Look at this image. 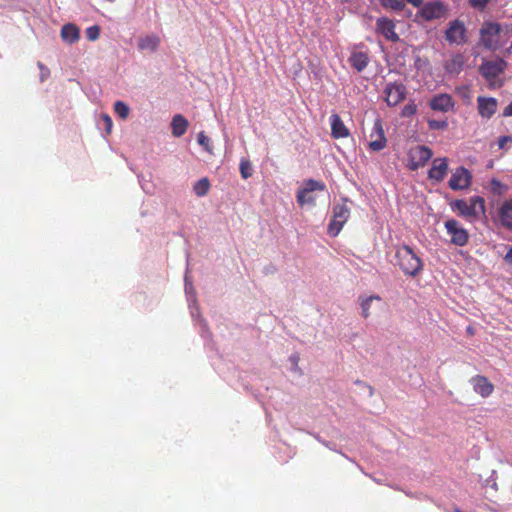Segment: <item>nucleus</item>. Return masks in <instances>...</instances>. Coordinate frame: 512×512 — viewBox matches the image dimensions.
<instances>
[{"mask_svg": "<svg viewBox=\"0 0 512 512\" xmlns=\"http://www.w3.org/2000/svg\"><path fill=\"white\" fill-rule=\"evenodd\" d=\"M396 265L408 276L415 277L423 270V260L408 245H400L395 251Z\"/></svg>", "mask_w": 512, "mask_h": 512, "instance_id": "obj_1", "label": "nucleus"}, {"mask_svg": "<svg viewBox=\"0 0 512 512\" xmlns=\"http://www.w3.org/2000/svg\"><path fill=\"white\" fill-rule=\"evenodd\" d=\"M506 67L507 63L502 58L484 59L479 66V73L490 88H500L503 82L499 79V76L505 71Z\"/></svg>", "mask_w": 512, "mask_h": 512, "instance_id": "obj_2", "label": "nucleus"}, {"mask_svg": "<svg viewBox=\"0 0 512 512\" xmlns=\"http://www.w3.org/2000/svg\"><path fill=\"white\" fill-rule=\"evenodd\" d=\"M451 209L457 211L465 218H476L485 212V200L480 196H473L469 202L457 199L450 203Z\"/></svg>", "mask_w": 512, "mask_h": 512, "instance_id": "obj_3", "label": "nucleus"}, {"mask_svg": "<svg viewBox=\"0 0 512 512\" xmlns=\"http://www.w3.org/2000/svg\"><path fill=\"white\" fill-rule=\"evenodd\" d=\"M449 7L442 1H430L423 3L416 13L417 18L424 21L440 20L447 17Z\"/></svg>", "mask_w": 512, "mask_h": 512, "instance_id": "obj_4", "label": "nucleus"}, {"mask_svg": "<svg viewBox=\"0 0 512 512\" xmlns=\"http://www.w3.org/2000/svg\"><path fill=\"white\" fill-rule=\"evenodd\" d=\"M501 26L495 22H485L480 29V43L488 50H496L500 46Z\"/></svg>", "mask_w": 512, "mask_h": 512, "instance_id": "obj_5", "label": "nucleus"}, {"mask_svg": "<svg viewBox=\"0 0 512 512\" xmlns=\"http://www.w3.org/2000/svg\"><path fill=\"white\" fill-rule=\"evenodd\" d=\"M332 219L328 225V234L336 237L350 217V209L345 204H336L332 210Z\"/></svg>", "mask_w": 512, "mask_h": 512, "instance_id": "obj_6", "label": "nucleus"}, {"mask_svg": "<svg viewBox=\"0 0 512 512\" xmlns=\"http://www.w3.org/2000/svg\"><path fill=\"white\" fill-rule=\"evenodd\" d=\"M445 39L449 44L462 45L467 42V29L461 20H453L445 30Z\"/></svg>", "mask_w": 512, "mask_h": 512, "instance_id": "obj_7", "label": "nucleus"}, {"mask_svg": "<svg viewBox=\"0 0 512 512\" xmlns=\"http://www.w3.org/2000/svg\"><path fill=\"white\" fill-rule=\"evenodd\" d=\"M450 242L456 246H465L469 241L468 231L455 219H449L444 223Z\"/></svg>", "mask_w": 512, "mask_h": 512, "instance_id": "obj_8", "label": "nucleus"}, {"mask_svg": "<svg viewBox=\"0 0 512 512\" xmlns=\"http://www.w3.org/2000/svg\"><path fill=\"white\" fill-rule=\"evenodd\" d=\"M472 178V174L467 168L459 166L452 172L448 186L454 191L466 190L471 186Z\"/></svg>", "mask_w": 512, "mask_h": 512, "instance_id": "obj_9", "label": "nucleus"}, {"mask_svg": "<svg viewBox=\"0 0 512 512\" xmlns=\"http://www.w3.org/2000/svg\"><path fill=\"white\" fill-rule=\"evenodd\" d=\"M325 185L322 182L309 179L305 181L304 186L299 189L297 193V202L300 206L305 204L313 205L315 203V198L312 196V192L316 190H324Z\"/></svg>", "mask_w": 512, "mask_h": 512, "instance_id": "obj_10", "label": "nucleus"}, {"mask_svg": "<svg viewBox=\"0 0 512 512\" xmlns=\"http://www.w3.org/2000/svg\"><path fill=\"white\" fill-rule=\"evenodd\" d=\"M406 87L402 83L389 82L385 85V101L388 106H396L406 97Z\"/></svg>", "mask_w": 512, "mask_h": 512, "instance_id": "obj_11", "label": "nucleus"}, {"mask_svg": "<svg viewBox=\"0 0 512 512\" xmlns=\"http://www.w3.org/2000/svg\"><path fill=\"white\" fill-rule=\"evenodd\" d=\"M369 148L372 151L379 152L383 150L387 145V139L385 137L382 121L377 118L374 121L372 131L370 133Z\"/></svg>", "mask_w": 512, "mask_h": 512, "instance_id": "obj_12", "label": "nucleus"}, {"mask_svg": "<svg viewBox=\"0 0 512 512\" xmlns=\"http://www.w3.org/2000/svg\"><path fill=\"white\" fill-rule=\"evenodd\" d=\"M433 155L432 150L427 146H418L411 152V170H417L431 159Z\"/></svg>", "mask_w": 512, "mask_h": 512, "instance_id": "obj_13", "label": "nucleus"}, {"mask_svg": "<svg viewBox=\"0 0 512 512\" xmlns=\"http://www.w3.org/2000/svg\"><path fill=\"white\" fill-rule=\"evenodd\" d=\"M376 32L389 41L396 42L399 40V36L395 32V23L387 17H380L377 19Z\"/></svg>", "mask_w": 512, "mask_h": 512, "instance_id": "obj_14", "label": "nucleus"}, {"mask_svg": "<svg viewBox=\"0 0 512 512\" xmlns=\"http://www.w3.org/2000/svg\"><path fill=\"white\" fill-rule=\"evenodd\" d=\"M448 172V159L435 158L432 161V167L428 171V178L434 182H442Z\"/></svg>", "mask_w": 512, "mask_h": 512, "instance_id": "obj_15", "label": "nucleus"}, {"mask_svg": "<svg viewBox=\"0 0 512 512\" xmlns=\"http://www.w3.org/2000/svg\"><path fill=\"white\" fill-rule=\"evenodd\" d=\"M429 106L434 111L446 113L454 108L455 103L451 95L447 93H440L432 97L429 102Z\"/></svg>", "mask_w": 512, "mask_h": 512, "instance_id": "obj_16", "label": "nucleus"}, {"mask_svg": "<svg viewBox=\"0 0 512 512\" xmlns=\"http://www.w3.org/2000/svg\"><path fill=\"white\" fill-rule=\"evenodd\" d=\"M478 113L482 118L490 119L497 110L498 102L494 97L479 96L477 98Z\"/></svg>", "mask_w": 512, "mask_h": 512, "instance_id": "obj_17", "label": "nucleus"}, {"mask_svg": "<svg viewBox=\"0 0 512 512\" xmlns=\"http://www.w3.org/2000/svg\"><path fill=\"white\" fill-rule=\"evenodd\" d=\"M496 221L503 227L512 230V199L505 200L497 211Z\"/></svg>", "mask_w": 512, "mask_h": 512, "instance_id": "obj_18", "label": "nucleus"}, {"mask_svg": "<svg viewBox=\"0 0 512 512\" xmlns=\"http://www.w3.org/2000/svg\"><path fill=\"white\" fill-rule=\"evenodd\" d=\"M185 293L187 296V302L190 308L191 316L192 318H196V316H199V309L196 301L195 289L188 275L185 276Z\"/></svg>", "mask_w": 512, "mask_h": 512, "instance_id": "obj_19", "label": "nucleus"}, {"mask_svg": "<svg viewBox=\"0 0 512 512\" xmlns=\"http://www.w3.org/2000/svg\"><path fill=\"white\" fill-rule=\"evenodd\" d=\"M471 383L473 385V389L476 393L480 394L482 397H488L492 394L494 390V386L489 380L484 376H476L471 379Z\"/></svg>", "mask_w": 512, "mask_h": 512, "instance_id": "obj_20", "label": "nucleus"}, {"mask_svg": "<svg viewBox=\"0 0 512 512\" xmlns=\"http://www.w3.org/2000/svg\"><path fill=\"white\" fill-rule=\"evenodd\" d=\"M330 125L332 137L338 139L349 136V130L338 114L334 113L330 116Z\"/></svg>", "mask_w": 512, "mask_h": 512, "instance_id": "obj_21", "label": "nucleus"}, {"mask_svg": "<svg viewBox=\"0 0 512 512\" xmlns=\"http://www.w3.org/2000/svg\"><path fill=\"white\" fill-rule=\"evenodd\" d=\"M160 45V37L156 34H149L139 38L138 48L141 51L155 52Z\"/></svg>", "mask_w": 512, "mask_h": 512, "instance_id": "obj_22", "label": "nucleus"}, {"mask_svg": "<svg viewBox=\"0 0 512 512\" xmlns=\"http://www.w3.org/2000/svg\"><path fill=\"white\" fill-rule=\"evenodd\" d=\"M61 38L68 44H74L80 38V30L73 23L65 24L61 28Z\"/></svg>", "mask_w": 512, "mask_h": 512, "instance_id": "obj_23", "label": "nucleus"}, {"mask_svg": "<svg viewBox=\"0 0 512 512\" xmlns=\"http://www.w3.org/2000/svg\"><path fill=\"white\" fill-rule=\"evenodd\" d=\"M188 126L189 123L183 115H174L171 120L172 135L177 138L183 136L186 133Z\"/></svg>", "mask_w": 512, "mask_h": 512, "instance_id": "obj_24", "label": "nucleus"}, {"mask_svg": "<svg viewBox=\"0 0 512 512\" xmlns=\"http://www.w3.org/2000/svg\"><path fill=\"white\" fill-rule=\"evenodd\" d=\"M348 61L354 69L358 72H362L369 63V57L365 52L353 51Z\"/></svg>", "mask_w": 512, "mask_h": 512, "instance_id": "obj_25", "label": "nucleus"}, {"mask_svg": "<svg viewBox=\"0 0 512 512\" xmlns=\"http://www.w3.org/2000/svg\"><path fill=\"white\" fill-rule=\"evenodd\" d=\"M358 300L361 309V316L367 319L371 315V309L374 303L381 302L382 299L378 295H371L368 297L360 296Z\"/></svg>", "mask_w": 512, "mask_h": 512, "instance_id": "obj_26", "label": "nucleus"}, {"mask_svg": "<svg viewBox=\"0 0 512 512\" xmlns=\"http://www.w3.org/2000/svg\"><path fill=\"white\" fill-rule=\"evenodd\" d=\"M463 65H464L463 56L461 54H457L446 62L445 70L449 74H459L463 69Z\"/></svg>", "mask_w": 512, "mask_h": 512, "instance_id": "obj_27", "label": "nucleus"}, {"mask_svg": "<svg viewBox=\"0 0 512 512\" xmlns=\"http://www.w3.org/2000/svg\"><path fill=\"white\" fill-rule=\"evenodd\" d=\"M209 188V180L207 178H201L194 184L193 191L198 197H203L208 193Z\"/></svg>", "mask_w": 512, "mask_h": 512, "instance_id": "obj_28", "label": "nucleus"}, {"mask_svg": "<svg viewBox=\"0 0 512 512\" xmlns=\"http://www.w3.org/2000/svg\"><path fill=\"white\" fill-rule=\"evenodd\" d=\"M114 111L121 119H126L129 115L130 109L124 102L116 101L114 103Z\"/></svg>", "mask_w": 512, "mask_h": 512, "instance_id": "obj_29", "label": "nucleus"}, {"mask_svg": "<svg viewBox=\"0 0 512 512\" xmlns=\"http://www.w3.org/2000/svg\"><path fill=\"white\" fill-rule=\"evenodd\" d=\"M239 168L242 178L248 179L252 176V165L249 160L242 158Z\"/></svg>", "mask_w": 512, "mask_h": 512, "instance_id": "obj_30", "label": "nucleus"}, {"mask_svg": "<svg viewBox=\"0 0 512 512\" xmlns=\"http://www.w3.org/2000/svg\"><path fill=\"white\" fill-rule=\"evenodd\" d=\"M382 5L394 11H401L405 7L404 0H384Z\"/></svg>", "mask_w": 512, "mask_h": 512, "instance_id": "obj_31", "label": "nucleus"}, {"mask_svg": "<svg viewBox=\"0 0 512 512\" xmlns=\"http://www.w3.org/2000/svg\"><path fill=\"white\" fill-rule=\"evenodd\" d=\"M197 142L201 145L208 153H212V146L210 144V139L205 135L203 131L199 132L197 135Z\"/></svg>", "mask_w": 512, "mask_h": 512, "instance_id": "obj_32", "label": "nucleus"}, {"mask_svg": "<svg viewBox=\"0 0 512 512\" xmlns=\"http://www.w3.org/2000/svg\"><path fill=\"white\" fill-rule=\"evenodd\" d=\"M428 127L431 130H445L448 127V122L446 120H428Z\"/></svg>", "mask_w": 512, "mask_h": 512, "instance_id": "obj_33", "label": "nucleus"}, {"mask_svg": "<svg viewBox=\"0 0 512 512\" xmlns=\"http://www.w3.org/2000/svg\"><path fill=\"white\" fill-rule=\"evenodd\" d=\"M100 36V28L97 25L90 26L86 29V37L90 41H95Z\"/></svg>", "mask_w": 512, "mask_h": 512, "instance_id": "obj_34", "label": "nucleus"}, {"mask_svg": "<svg viewBox=\"0 0 512 512\" xmlns=\"http://www.w3.org/2000/svg\"><path fill=\"white\" fill-rule=\"evenodd\" d=\"M417 112V105L414 102H409L406 104L401 112L403 117H411Z\"/></svg>", "mask_w": 512, "mask_h": 512, "instance_id": "obj_35", "label": "nucleus"}, {"mask_svg": "<svg viewBox=\"0 0 512 512\" xmlns=\"http://www.w3.org/2000/svg\"><path fill=\"white\" fill-rule=\"evenodd\" d=\"M101 120L103 121V123L105 125V129H106L107 133H110L112 130V125H113L111 117L108 114H103L101 116Z\"/></svg>", "mask_w": 512, "mask_h": 512, "instance_id": "obj_36", "label": "nucleus"}, {"mask_svg": "<svg viewBox=\"0 0 512 512\" xmlns=\"http://www.w3.org/2000/svg\"><path fill=\"white\" fill-rule=\"evenodd\" d=\"M38 67L40 68V79L44 81L49 76L50 71L41 62H38Z\"/></svg>", "mask_w": 512, "mask_h": 512, "instance_id": "obj_37", "label": "nucleus"}, {"mask_svg": "<svg viewBox=\"0 0 512 512\" xmlns=\"http://www.w3.org/2000/svg\"><path fill=\"white\" fill-rule=\"evenodd\" d=\"M508 142H512V136H501V137H499V139H498V147H499V149H505L506 148V144Z\"/></svg>", "mask_w": 512, "mask_h": 512, "instance_id": "obj_38", "label": "nucleus"}, {"mask_svg": "<svg viewBox=\"0 0 512 512\" xmlns=\"http://www.w3.org/2000/svg\"><path fill=\"white\" fill-rule=\"evenodd\" d=\"M488 0H470V4L473 7L484 8Z\"/></svg>", "mask_w": 512, "mask_h": 512, "instance_id": "obj_39", "label": "nucleus"}, {"mask_svg": "<svg viewBox=\"0 0 512 512\" xmlns=\"http://www.w3.org/2000/svg\"><path fill=\"white\" fill-rule=\"evenodd\" d=\"M504 260L507 264L512 266V247L509 248L508 252L506 253Z\"/></svg>", "mask_w": 512, "mask_h": 512, "instance_id": "obj_40", "label": "nucleus"}, {"mask_svg": "<svg viewBox=\"0 0 512 512\" xmlns=\"http://www.w3.org/2000/svg\"><path fill=\"white\" fill-rule=\"evenodd\" d=\"M503 116H505V117L512 116V102H511V103H509V104L505 107V109H504V111H503Z\"/></svg>", "mask_w": 512, "mask_h": 512, "instance_id": "obj_41", "label": "nucleus"}, {"mask_svg": "<svg viewBox=\"0 0 512 512\" xmlns=\"http://www.w3.org/2000/svg\"><path fill=\"white\" fill-rule=\"evenodd\" d=\"M289 359H290V361H291V363H292V365H293V368H294L295 370H296V369H298V360H299V357H298L297 355H291Z\"/></svg>", "mask_w": 512, "mask_h": 512, "instance_id": "obj_42", "label": "nucleus"}, {"mask_svg": "<svg viewBox=\"0 0 512 512\" xmlns=\"http://www.w3.org/2000/svg\"><path fill=\"white\" fill-rule=\"evenodd\" d=\"M316 440L319 441L320 443H322L324 446H326L327 448L331 449V450H334L335 451V448L331 446V444L329 442H326L324 440H322L319 436H315Z\"/></svg>", "mask_w": 512, "mask_h": 512, "instance_id": "obj_43", "label": "nucleus"}, {"mask_svg": "<svg viewBox=\"0 0 512 512\" xmlns=\"http://www.w3.org/2000/svg\"><path fill=\"white\" fill-rule=\"evenodd\" d=\"M366 387H367V389H368L369 396H372V395H373V393H374L373 388H372L371 386H366Z\"/></svg>", "mask_w": 512, "mask_h": 512, "instance_id": "obj_44", "label": "nucleus"}]
</instances>
